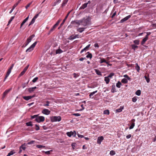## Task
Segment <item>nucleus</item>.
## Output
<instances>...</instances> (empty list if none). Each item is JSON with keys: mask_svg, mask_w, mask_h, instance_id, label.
<instances>
[{"mask_svg": "<svg viewBox=\"0 0 156 156\" xmlns=\"http://www.w3.org/2000/svg\"><path fill=\"white\" fill-rule=\"evenodd\" d=\"M45 118L43 116H38L35 119L36 121L38 122H43L44 121Z\"/></svg>", "mask_w": 156, "mask_h": 156, "instance_id": "nucleus-4", "label": "nucleus"}, {"mask_svg": "<svg viewBox=\"0 0 156 156\" xmlns=\"http://www.w3.org/2000/svg\"><path fill=\"white\" fill-rule=\"evenodd\" d=\"M134 126H135V123L134 122L132 123L131 125L129 127V129H133Z\"/></svg>", "mask_w": 156, "mask_h": 156, "instance_id": "nucleus-41", "label": "nucleus"}, {"mask_svg": "<svg viewBox=\"0 0 156 156\" xmlns=\"http://www.w3.org/2000/svg\"><path fill=\"white\" fill-rule=\"evenodd\" d=\"M122 85V84L119 81L116 84V86L117 87L119 88L121 87V86Z\"/></svg>", "mask_w": 156, "mask_h": 156, "instance_id": "nucleus-30", "label": "nucleus"}, {"mask_svg": "<svg viewBox=\"0 0 156 156\" xmlns=\"http://www.w3.org/2000/svg\"><path fill=\"white\" fill-rule=\"evenodd\" d=\"M88 3H85L83 4L80 8V9H83L86 7L87 6Z\"/></svg>", "mask_w": 156, "mask_h": 156, "instance_id": "nucleus-22", "label": "nucleus"}, {"mask_svg": "<svg viewBox=\"0 0 156 156\" xmlns=\"http://www.w3.org/2000/svg\"><path fill=\"white\" fill-rule=\"evenodd\" d=\"M46 104H44L43 105L44 106H49V104L50 103V101H46Z\"/></svg>", "mask_w": 156, "mask_h": 156, "instance_id": "nucleus-38", "label": "nucleus"}, {"mask_svg": "<svg viewBox=\"0 0 156 156\" xmlns=\"http://www.w3.org/2000/svg\"><path fill=\"white\" fill-rule=\"evenodd\" d=\"M34 35H32L30 36L27 39L26 46H27L31 41L33 38L34 37Z\"/></svg>", "mask_w": 156, "mask_h": 156, "instance_id": "nucleus-6", "label": "nucleus"}, {"mask_svg": "<svg viewBox=\"0 0 156 156\" xmlns=\"http://www.w3.org/2000/svg\"><path fill=\"white\" fill-rule=\"evenodd\" d=\"M51 112V111L49 110L48 109L45 108L42 111V113L46 115H49Z\"/></svg>", "mask_w": 156, "mask_h": 156, "instance_id": "nucleus-8", "label": "nucleus"}, {"mask_svg": "<svg viewBox=\"0 0 156 156\" xmlns=\"http://www.w3.org/2000/svg\"><path fill=\"white\" fill-rule=\"evenodd\" d=\"M105 81L106 84L109 83L110 81V79L108 76H106L105 77Z\"/></svg>", "mask_w": 156, "mask_h": 156, "instance_id": "nucleus-23", "label": "nucleus"}, {"mask_svg": "<svg viewBox=\"0 0 156 156\" xmlns=\"http://www.w3.org/2000/svg\"><path fill=\"white\" fill-rule=\"evenodd\" d=\"M85 28L83 27H80L77 29V30L80 33H82L84 30Z\"/></svg>", "mask_w": 156, "mask_h": 156, "instance_id": "nucleus-21", "label": "nucleus"}, {"mask_svg": "<svg viewBox=\"0 0 156 156\" xmlns=\"http://www.w3.org/2000/svg\"><path fill=\"white\" fill-rule=\"evenodd\" d=\"M79 138H82L84 137L83 135L79 134H77Z\"/></svg>", "mask_w": 156, "mask_h": 156, "instance_id": "nucleus-60", "label": "nucleus"}, {"mask_svg": "<svg viewBox=\"0 0 156 156\" xmlns=\"http://www.w3.org/2000/svg\"><path fill=\"white\" fill-rule=\"evenodd\" d=\"M83 20H75L74 21H72L71 22V24L72 25L75 26L77 27L80 25L81 24L83 21Z\"/></svg>", "mask_w": 156, "mask_h": 156, "instance_id": "nucleus-1", "label": "nucleus"}, {"mask_svg": "<svg viewBox=\"0 0 156 156\" xmlns=\"http://www.w3.org/2000/svg\"><path fill=\"white\" fill-rule=\"evenodd\" d=\"M38 116V115H33V116H32L31 117L32 118V119H34L35 118H36V117H37Z\"/></svg>", "mask_w": 156, "mask_h": 156, "instance_id": "nucleus-59", "label": "nucleus"}, {"mask_svg": "<svg viewBox=\"0 0 156 156\" xmlns=\"http://www.w3.org/2000/svg\"><path fill=\"white\" fill-rule=\"evenodd\" d=\"M68 0H64L62 4V7L64 6L67 3Z\"/></svg>", "mask_w": 156, "mask_h": 156, "instance_id": "nucleus-29", "label": "nucleus"}, {"mask_svg": "<svg viewBox=\"0 0 156 156\" xmlns=\"http://www.w3.org/2000/svg\"><path fill=\"white\" fill-rule=\"evenodd\" d=\"M62 52V50L60 48L57 50L56 51V54H60Z\"/></svg>", "mask_w": 156, "mask_h": 156, "instance_id": "nucleus-31", "label": "nucleus"}, {"mask_svg": "<svg viewBox=\"0 0 156 156\" xmlns=\"http://www.w3.org/2000/svg\"><path fill=\"white\" fill-rule=\"evenodd\" d=\"M133 42L136 45H138L139 44V41L138 40H135L133 41Z\"/></svg>", "mask_w": 156, "mask_h": 156, "instance_id": "nucleus-43", "label": "nucleus"}, {"mask_svg": "<svg viewBox=\"0 0 156 156\" xmlns=\"http://www.w3.org/2000/svg\"><path fill=\"white\" fill-rule=\"evenodd\" d=\"M70 12H68V13L67 14V15L65 17V19L63 20V21H62V22L61 24H60V26H62L63 25V24H64V23L66 20L67 19V17H68L69 14L70 13Z\"/></svg>", "mask_w": 156, "mask_h": 156, "instance_id": "nucleus-18", "label": "nucleus"}, {"mask_svg": "<svg viewBox=\"0 0 156 156\" xmlns=\"http://www.w3.org/2000/svg\"><path fill=\"white\" fill-rule=\"evenodd\" d=\"M148 39V37L147 36H146L142 40V41L141 42V44L142 45L144 44L145 42Z\"/></svg>", "mask_w": 156, "mask_h": 156, "instance_id": "nucleus-19", "label": "nucleus"}, {"mask_svg": "<svg viewBox=\"0 0 156 156\" xmlns=\"http://www.w3.org/2000/svg\"><path fill=\"white\" fill-rule=\"evenodd\" d=\"M85 59V58H81L79 59V60L80 61H83V60Z\"/></svg>", "mask_w": 156, "mask_h": 156, "instance_id": "nucleus-64", "label": "nucleus"}, {"mask_svg": "<svg viewBox=\"0 0 156 156\" xmlns=\"http://www.w3.org/2000/svg\"><path fill=\"white\" fill-rule=\"evenodd\" d=\"M94 46L96 48H98L99 47V45L98 43H95L94 44Z\"/></svg>", "mask_w": 156, "mask_h": 156, "instance_id": "nucleus-63", "label": "nucleus"}, {"mask_svg": "<svg viewBox=\"0 0 156 156\" xmlns=\"http://www.w3.org/2000/svg\"><path fill=\"white\" fill-rule=\"evenodd\" d=\"M103 140L104 137L103 136L98 137L97 139V143L99 144H101Z\"/></svg>", "mask_w": 156, "mask_h": 156, "instance_id": "nucleus-11", "label": "nucleus"}, {"mask_svg": "<svg viewBox=\"0 0 156 156\" xmlns=\"http://www.w3.org/2000/svg\"><path fill=\"white\" fill-rule=\"evenodd\" d=\"M81 106L82 108V109H80V110H77V111H82L83 110H84V107L83 105H81Z\"/></svg>", "mask_w": 156, "mask_h": 156, "instance_id": "nucleus-53", "label": "nucleus"}, {"mask_svg": "<svg viewBox=\"0 0 156 156\" xmlns=\"http://www.w3.org/2000/svg\"><path fill=\"white\" fill-rule=\"evenodd\" d=\"M26 125L27 126H32V122H30L26 123Z\"/></svg>", "mask_w": 156, "mask_h": 156, "instance_id": "nucleus-40", "label": "nucleus"}, {"mask_svg": "<svg viewBox=\"0 0 156 156\" xmlns=\"http://www.w3.org/2000/svg\"><path fill=\"white\" fill-rule=\"evenodd\" d=\"M35 126H36V130H39L40 129V128H39V127L37 125H35Z\"/></svg>", "mask_w": 156, "mask_h": 156, "instance_id": "nucleus-57", "label": "nucleus"}, {"mask_svg": "<svg viewBox=\"0 0 156 156\" xmlns=\"http://www.w3.org/2000/svg\"><path fill=\"white\" fill-rule=\"evenodd\" d=\"M37 41L35 42L32 44L26 50V52L27 51L30 52L33 50L34 48L35 47V45L37 44Z\"/></svg>", "mask_w": 156, "mask_h": 156, "instance_id": "nucleus-3", "label": "nucleus"}, {"mask_svg": "<svg viewBox=\"0 0 156 156\" xmlns=\"http://www.w3.org/2000/svg\"><path fill=\"white\" fill-rule=\"evenodd\" d=\"M61 0H56V1L52 4V6H54L57 5L58 4L61 2Z\"/></svg>", "mask_w": 156, "mask_h": 156, "instance_id": "nucleus-16", "label": "nucleus"}, {"mask_svg": "<svg viewBox=\"0 0 156 156\" xmlns=\"http://www.w3.org/2000/svg\"><path fill=\"white\" fill-rule=\"evenodd\" d=\"M131 17V16L129 15L128 16L120 20V22L121 23H123L125 21H126L128 19H129Z\"/></svg>", "mask_w": 156, "mask_h": 156, "instance_id": "nucleus-13", "label": "nucleus"}, {"mask_svg": "<svg viewBox=\"0 0 156 156\" xmlns=\"http://www.w3.org/2000/svg\"><path fill=\"white\" fill-rule=\"evenodd\" d=\"M18 3H16L12 7V9H14L16 8V7L18 5Z\"/></svg>", "mask_w": 156, "mask_h": 156, "instance_id": "nucleus-55", "label": "nucleus"}, {"mask_svg": "<svg viewBox=\"0 0 156 156\" xmlns=\"http://www.w3.org/2000/svg\"><path fill=\"white\" fill-rule=\"evenodd\" d=\"M39 13L36 14L33 17L35 19H36L39 16Z\"/></svg>", "mask_w": 156, "mask_h": 156, "instance_id": "nucleus-62", "label": "nucleus"}, {"mask_svg": "<svg viewBox=\"0 0 156 156\" xmlns=\"http://www.w3.org/2000/svg\"><path fill=\"white\" fill-rule=\"evenodd\" d=\"M73 115H74L76 116H80V114L79 113H74L73 114Z\"/></svg>", "mask_w": 156, "mask_h": 156, "instance_id": "nucleus-56", "label": "nucleus"}, {"mask_svg": "<svg viewBox=\"0 0 156 156\" xmlns=\"http://www.w3.org/2000/svg\"><path fill=\"white\" fill-rule=\"evenodd\" d=\"M95 71L97 74L98 75H101V73L99 70L97 69H95Z\"/></svg>", "mask_w": 156, "mask_h": 156, "instance_id": "nucleus-28", "label": "nucleus"}, {"mask_svg": "<svg viewBox=\"0 0 156 156\" xmlns=\"http://www.w3.org/2000/svg\"><path fill=\"white\" fill-rule=\"evenodd\" d=\"M136 66L135 67V69L137 71L139 72L140 68L139 66H138V64L137 63L136 64Z\"/></svg>", "mask_w": 156, "mask_h": 156, "instance_id": "nucleus-27", "label": "nucleus"}, {"mask_svg": "<svg viewBox=\"0 0 156 156\" xmlns=\"http://www.w3.org/2000/svg\"><path fill=\"white\" fill-rule=\"evenodd\" d=\"M114 75V73H111L108 76L109 78H112V77Z\"/></svg>", "mask_w": 156, "mask_h": 156, "instance_id": "nucleus-51", "label": "nucleus"}, {"mask_svg": "<svg viewBox=\"0 0 156 156\" xmlns=\"http://www.w3.org/2000/svg\"><path fill=\"white\" fill-rule=\"evenodd\" d=\"M34 95H32V96H23V98L26 101H28L30 99L32 98H34Z\"/></svg>", "mask_w": 156, "mask_h": 156, "instance_id": "nucleus-10", "label": "nucleus"}, {"mask_svg": "<svg viewBox=\"0 0 156 156\" xmlns=\"http://www.w3.org/2000/svg\"><path fill=\"white\" fill-rule=\"evenodd\" d=\"M15 153V151L14 150L10 152L7 155V156H10L14 154Z\"/></svg>", "mask_w": 156, "mask_h": 156, "instance_id": "nucleus-24", "label": "nucleus"}, {"mask_svg": "<svg viewBox=\"0 0 156 156\" xmlns=\"http://www.w3.org/2000/svg\"><path fill=\"white\" fill-rule=\"evenodd\" d=\"M38 79V77H36L32 80V81L33 83H35L37 81Z\"/></svg>", "mask_w": 156, "mask_h": 156, "instance_id": "nucleus-46", "label": "nucleus"}, {"mask_svg": "<svg viewBox=\"0 0 156 156\" xmlns=\"http://www.w3.org/2000/svg\"><path fill=\"white\" fill-rule=\"evenodd\" d=\"M87 53L88 54L86 56V57L87 58H90V59L92 58V54L90 53L89 52H88Z\"/></svg>", "mask_w": 156, "mask_h": 156, "instance_id": "nucleus-36", "label": "nucleus"}, {"mask_svg": "<svg viewBox=\"0 0 156 156\" xmlns=\"http://www.w3.org/2000/svg\"><path fill=\"white\" fill-rule=\"evenodd\" d=\"M137 100V98L136 97H134L132 98V101L133 102H136Z\"/></svg>", "mask_w": 156, "mask_h": 156, "instance_id": "nucleus-49", "label": "nucleus"}, {"mask_svg": "<svg viewBox=\"0 0 156 156\" xmlns=\"http://www.w3.org/2000/svg\"><path fill=\"white\" fill-rule=\"evenodd\" d=\"M50 120L52 122H59L61 120V118L60 116H52L50 117Z\"/></svg>", "mask_w": 156, "mask_h": 156, "instance_id": "nucleus-2", "label": "nucleus"}, {"mask_svg": "<svg viewBox=\"0 0 156 156\" xmlns=\"http://www.w3.org/2000/svg\"><path fill=\"white\" fill-rule=\"evenodd\" d=\"M35 141L34 140H32L30 142H28L27 144L30 145V144H33L34 143Z\"/></svg>", "mask_w": 156, "mask_h": 156, "instance_id": "nucleus-48", "label": "nucleus"}, {"mask_svg": "<svg viewBox=\"0 0 156 156\" xmlns=\"http://www.w3.org/2000/svg\"><path fill=\"white\" fill-rule=\"evenodd\" d=\"M11 71H12L10 69H8V71L7 72V73L6 74V75H7V76H9V74H10V73H11Z\"/></svg>", "mask_w": 156, "mask_h": 156, "instance_id": "nucleus-42", "label": "nucleus"}, {"mask_svg": "<svg viewBox=\"0 0 156 156\" xmlns=\"http://www.w3.org/2000/svg\"><path fill=\"white\" fill-rule=\"evenodd\" d=\"M36 147L38 148H44L45 147V146L41 145H37Z\"/></svg>", "mask_w": 156, "mask_h": 156, "instance_id": "nucleus-45", "label": "nucleus"}, {"mask_svg": "<svg viewBox=\"0 0 156 156\" xmlns=\"http://www.w3.org/2000/svg\"><path fill=\"white\" fill-rule=\"evenodd\" d=\"M121 82L122 83H127L128 80L127 79H126L125 78H123Z\"/></svg>", "mask_w": 156, "mask_h": 156, "instance_id": "nucleus-35", "label": "nucleus"}, {"mask_svg": "<svg viewBox=\"0 0 156 156\" xmlns=\"http://www.w3.org/2000/svg\"><path fill=\"white\" fill-rule=\"evenodd\" d=\"M66 134L69 137L72 136L75 137L76 136V131L74 130L73 131L67 132L66 133Z\"/></svg>", "mask_w": 156, "mask_h": 156, "instance_id": "nucleus-5", "label": "nucleus"}, {"mask_svg": "<svg viewBox=\"0 0 156 156\" xmlns=\"http://www.w3.org/2000/svg\"><path fill=\"white\" fill-rule=\"evenodd\" d=\"M123 76L129 80H130V78L127 75H125Z\"/></svg>", "mask_w": 156, "mask_h": 156, "instance_id": "nucleus-50", "label": "nucleus"}, {"mask_svg": "<svg viewBox=\"0 0 156 156\" xmlns=\"http://www.w3.org/2000/svg\"><path fill=\"white\" fill-rule=\"evenodd\" d=\"M131 46L132 48L133 49L134 51H135V50L137 49L138 48V46H137L135 44L132 45Z\"/></svg>", "mask_w": 156, "mask_h": 156, "instance_id": "nucleus-25", "label": "nucleus"}, {"mask_svg": "<svg viewBox=\"0 0 156 156\" xmlns=\"http://www.w3.org/2000/svg\"><path fill=\"white\" fill-rule=\"evenodd\" d=\"M100 60L99 61V62L100 63H102L103 62H105L107 64H108V62H107L106 60L104 58H100Z\"/></svg>", "mask_w": 156, "mask_h": 156, "instance_id": "nucleus-14", "label": "nucleus"}, {"mask_svg": "<svg viewBox=\"0 0 156 156\" xmlns=\"http://www.w3.org/2000/svg\"><path fill=\"white\" fill-rule=\"evenodd\" d=\"M80 20H83L81 24L84 26H86L87 25L89 21L88 18H87L86 19L84 18Z\"/></svg>", "mask_w": 156, "mask_h": 156, "instance_id": "nucleus-9", "label": "nucleus"}, {"mask_svg": "<svg viewBox=\"0 0 156 156\" xmlns=\"http://www.w3.org/2000/svg\"><path fill=\"white\" fill-rule=\"evenodd\" d=\"M29 16H28V17H27L21 23V25H20V28H21L22 26L29 19Z\"/></svg>", "mask_w": 156, "mask_h": 156, "instance_id": "nucleus-17", "label": "nucleus"}, {"mask_svg": "<svg viewBox=\"0 0 156 156\" xmlns=\"http://www.w3.org/2000/svg\"><path fill=\"white\" fill-rule=\"evenodd\" d=\"M98 91L97 90L93 92L90 93L89 95V97L90 98H91V96L93 95L95 93L97 92Z\"/></svg>", "mask_w": 156, "mask_h": 156, "instance_id": "nucleus-33", "label": "nucleus"}, {"mask_svg": "<svg viewBox=\"0 0 156 156\" xmlns=\"http://www.w3.org/2000/svg\"><path fill=\"white\" fill-rule=\"evenodd\" d=\"M14 18V16H12L11 17V18H10V19H9V22H8V24H7V26H8L10 24V23H11V21Z\"/></svg>", "mask_w": 156, "mask_h": 156, "instance_id": "nucleus-32", "label": "nucleus"}, {"mask_svg": "<svg viewBox=\"0 0 156 156\" xmlns=\"http://www.w3.org/2000/svg\"><path fill=\"white\" fill-rule=\"evenodd\" d=\"M131 136H132L131 134H129L126 136V138L127 139H129L131 137Z\"/></svg>", "mask_w": 156, "mask_h": 156, "instance_id": "nucleus-58", "label": "nucleus"}, {"mask_svg": "<svg viewBox=\"0 0 156 156\" xmlns=\"http://www.w3.org/2000/svg\"><path fill=\"white\" fill-rule=\"evenodd\" d=\"M55 28H56V27H55V26H53V27L50 29V30L49 31V32L51 33V32H52V31H53L55 30Z\"/></svg>", "mask_w": 156, "mask_h": 156, "instance_id": "nucleus-52", "label": "nucleus"}, {"mask_svg": "<svg viewBox=\"0 0 156 156\" xmlns=\"http://www.w3.org/2000/svg\"><path fill=\"white\" fill-rule=\"evenodd\" d=\"M52 151V150H51L49 151H44V153L46 154H50V152Z\"/></svg>", "mask_w": 156, "mask_h": 156, "instance_id": "nucleus-54", "label": "nucleus"}, {"mask_svg": "<svg viewBox=\"0 0 156 156\" xmlns=\"http://www.w3.org/2000/svg\"><path fill=\"white\" fill-rule=\"evenodd\" d=\"M37 87H34L29 88H28V91L30 92L31 93L33 91H34L35 89H36Z\"/></svg>", "mask_w": 156, "mask_h": 156, "instance_id": "nucleus-20", "label": "nucleus"}, {"mask_svg": "<svg viewBox=\"0 0 156 156\" xmlns=\"http://www.w3.org/2000/svg\"><path fill=\"white\" fill-rule=\"evenodd\" d=\"M26 144L24 143L23 144H22L20 147L23 150H25L26 148Z\"/></svg>", "mask_w": 156, "mask_h": 156, "instance_id": "nucleus-26", "label": "nucleus"}, {"mask_svg": "<svg viewBox=\"0 0 156 156\" xmlns=\"http://www.w3.org/2000/svg\"><path fill=\"white\" fill-rule=\"evenodd\" d=\"M36 19L33 18L32 20L30 22V23L29 24V26H30V25L33 24L35 22Z\"/></svg>", "mask_w": 156, "mask_h": 156, "instance_id": "nucleus-34", "label": "nucleus"}, {"mask_svg": "<svg viewBox=\"0 0 156 156\" xmlns=\"http://www.w3.org/2000/svg\"><path fill=\"white\" fill-rule=\"evenodd\" d=\"M104 114L109 115V111L108 110H105L104 112Z\"/></svg>", "mask_w": 156, "mask_h": 156, "instance_id": "nucleus-39", "label": "nucleus"}, {"mask_svg": "<svg viewBox=\"0 0 156 156\" xmlns=\"http://www.w3.org/2000/svg\"><path fill=\"white\" fill-rule=\"evenodd\" d=\"M136 94L138 96H140L141 94V91L139 90H138L136 92Z\"/></svg>", "mask_w": 156, "mask_h": 156, "instance_id": "nucleus-37", "label": "nucleus"}, {"mask_svg": "<svg viewBox=\"0 0 156 156\" xmlns=\"http://www.w3.org/2000/svg\"><path fill=\"white\" fill-rule=\"evenodd\" d=\"M32 3V2H31L30 3H28L27 4V5L25 6V8L26 9H27L30 6V5Z\"/></svg>", "mask_w": 156, "mask_h": 156, "instance_id": "nucleus-47", "label": "nucleus"}, {"mask_svg": "<svg viewBox=\"0 0 156 156\" xmlns=\"http://www.w3.org/2000/svg\"><path fill=\"white\" fill-rule=\"evenodd\" d=\"M124 107L123 106H121L120 108L118 109H117L115 110V112L116 113L120 112H121L122 110L123 109Z\"/></svg>", "mask_w": 156, "mask_h": 156, "instance_id": "nucleus-15", "label": "nucleus"}, {"mask_svg": "<svg viewBox=\"0 0 156 156\" xmlns=\"http://www.w3.org/2000/svg\"><path fill=\"white\" fill-rule=\"evenodd\" d=\"M29 65L28 64V65H27V66H26V67H25V68L20 73L19 75L20 76H21L24 74L25 72L28 69L29 67Z\"/></svg>", "mask_w": 156, "mask_h": 156, "instance_id": "nucleus-7", "label": "nucleus"}, {"mask_svg": "<svg viewBox=\"0 0 156 156\" xmlns=\"http://www.w3.org/2000/svg\"><path fill=\"white\" fill-rule=\"evenodd\" d=\"M115 152L113 150H112L110 152V154L111 155H115Z\"/></svg>", "mask_w": 156, "mask_h": 156, "instance_id": "nucleus-44", "label": "nucleus"}, {"mask_svg": "<svg viewBox=\"0 0 156 156\" xmlns=\"http://www.w3.org/2000/svg\"><path fill=\"white\" fill-rule=\"evenodd\" d=\"M145 78L147 82V83H148L150 82V80L149 78H148L146 76H145Z\"/></svg>", "mask_w": 156, "mask_h": 156, "instance_id": "nucleus-61", "label": "nucleus"}, {"mask_svg": "<svg viewBox=\"0 0 156 156\" xmlns=\"http://www.w3.org/2000/svg\"><path fill=\"white\" fill-rule=\"evenodd\" d=\"M11 90V89L7 90L5 91L3 94V95L2 97V100L4 99L6 95L8 94V93Z\"/></svg>", "mask_w": 156, "mask_h": 156, "instance_id": "nucleus-12", "label": "nucleus"}]
</instances>
